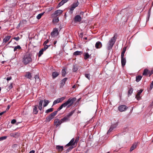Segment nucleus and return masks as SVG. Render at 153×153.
Returning a JSON list of instances; mask_svg holds the SVG:
<instances>
[{"label":"nucleus","mask_w":153,"mask_h":153,"mask_svg":"<svg viewBox=\"0 0 153 153\" xmlns=\"http://www.w3.org/2000/svg\"><path fill=\"white\" fill-rule=\"evenodd\" d=\"M66 98L65 97H62L57 99L56 100H55L53 103V105L58 103L59 102H61L64 100Z\"/></svg>","instance_id":"obj_5"},{"label":"nucleus","mask_w":153,"mask_h":153,"mask_svg":"<svg viewBox=\"0 0 153 153\" xmlns=\"http://www.w3.org/2000/svg\"><path fill=\"white\" fill-rule=\"evenodd\" d=\"M10 108V105H8L7 107V109H6V111L8 110Z\"/></svg>","instance_id":"obj_62"},{"label":"nucleus","mask_w":153,"mask_h":153,"mask_svg":"<svg viewBox=\"0 0 153 153\" xmlns=\"http://www.w3.org/2000/svg\"><path fill=\"white\" fill-rule=\"evenodd\" d=\"M62 75L63 76H65L66 74V72L65 71V69L64 68L62 71Z\"/></svg>","instance_id":"obj_43"},{"label":"nucleus","mask_w":153,"mask_h":153,"mask_svg":"<svg viewBox=\"0 0 153 153\" xmlns=\"http://www.w3.org/2000/svg\"><path fill=\"white\" fill-rule=\"evenodd\" d=\"M73 147L72 146H71L67 150L66 152V153H68L69 152L70 150H71L73 148Z\"/></svg>","instance_id":"obj_45"},{"label":"nucleus","mask_w":153,"mask_h":153,"mask_svg":"<svg viewBox=\"0 0 153 153\" xmlns=\"http://www.w3.org/2000/svg\"><path fill=\"white\" fill-rule=\"evenodd\" d=\"M66 106L65 105V103H64L63 104H62L60 106V107L57 109V111H59L60 110H61L63 107H65Z\"/></svg>","instance_id":"obj_27"},{"label":"nucleus","mask_w":153,"mask_h":153,"mask_svg":"<svg viewBox=\"0 0 153 153\" xmlns=\"http://www.w3.org/2000/svg\"><path fill=\"white\" fill-rule=\"evenodd\" d=\"M64 3H63V1H62L60 2L59 3V4H58V7H60L62 5H63Z\"/></svg>","instance_id":"obj_48"},{"label":"nucleus","mask_w":153,"mask_h":153,"mask_svg":"<svg viewBox=\"0 0 153 153\" xmlns=\"http://www.w3.org/2000/svg\"><path fill=\"white\" fill-rule=\"evenodd\" d=\"M6 112V111H4L3 112H2L1 113H0V115H2L3 114H4V113H5Z\"/></svg>","instance_id":"obj_60"},{"label":"nucleus","mask_w":153,"mask_h":153,"mask_svg":"<svg viewBox=\"0 0 153 153\" xmlns=\"http://www.w3.org/2000/svg\"><path fill=\"white\" fill-rule=\"evenodd\" d=\"M13 39L17 41H18L20 39L19 37L18 36L16 37H14Z\"/></svg>","instance_id":"obj_49"},{"label":"nucleus","mask_w":153,"mask_h":153,"mask_svg":"<svg viewBox=\"0 0 153 153\" xmlns=\"http://www.w3.org/2000/svg\"><path fill=\"white\" fill-rule=\"evenodd\" d=\"M149 72V70L147 69H145L143 73V75H147Z\"/></svg>","instance_id":"obj_34"},{"label":"nucleus","mask_w":153,"mask_h":153,"mask_svg":"<svg viewBox=\"0 0 153 153\" xmlns=\"http://www.w3.org/2000/svg\"><path fill=\"white\" fill-rule=\"evenodd\" d=\"M117 126V124H115L113 125H112L108 130V133L110 132L114 129Z\"/></svg>","instance_id":"obj_18"},{"label":"nucleus","mask_w":153,"mask_h":153,"mask_svg":"<svg viewBox=\"0 0 153 153\" xmlns=\"http://www.w3.org/2000/svg\"><path fill=\"white\" fill-rule=\"evenodd\" d=\"M50 46L49 45H45L43 48L39 52L38 54V56L39 57H40L43 53L44 51H45Z\"/></svg>","instance_id":"obj_6"},{"label":"nucleus","mask_w":153,"mask_h":153,"mask_svg":"<svg viewBox=\"0 0 153 153\" xmlns=\"http://www.w3.org/2000/svg\"><path fill=\"white\" fill-rule=\"evenodd\" d=\"M128 107L125 105H121L118 107V110L120 112L124 111L126 110Z\"/></svg>","instance_id":"obj_8"},{"label":"nucleus","mask_w":153,"mask_h":153,"mask_svg":"<svg viewBox=\"0 0 153 153\" xmlns=\"http://www.w3.org/2000/svg\"><path fill=\"white\" fill-rule=\"evenodd\" d=\"M133 91V89L132 88H130L128 90V96L130 95L132 93Z\"/></svg>","instance_id":"obj_40"},{"label":"nucleus","mask_w":153,"mask_h":153,"mask_svg":"<svg viewBox=\"0 0 153 153\" xmlns=\"http://www.w3.org/2000/svg\"><path fill=\"white\" fill-rule=\"evenodd\" d=\"M53 110V108H50L47 110H46L45 111V113H48L50 112H52Z\"/></svg>","instance_id":"obj_44"},{"label":"nucleus","mask_w":153,"mask_h":153,"mask_svg":"<svg viewBox=\"0 0 153 153\" xmlns=\"http://www.w3.org/2000/svg\"><path fill=\"white\" fill-rule=\"evenodd\" d=\"M66 106L65 105V103H64L63 104H62L60 106V107L57 109V111H59L60 110H61L63 107H65Z\"/></svg>","instance_id":"obj_28"},{"label":"nucleus","mask_w":153,"mask_h":153,"mask_svg":"<svg viewBox=\"0 0 153 153\" xmlns=\"http://www.w3.org/2000/svg\"><path fill=\"white\" fill-rule=\"evenodd\" d=\"M74 138H72L70 141L66 145V146H72L73 145H74L75 143H74Z\"/></svg>","instance_id":"obj_16"},{"label":"nucleus","mask_w":153,"mask_h":153,"mask_svg":"<svg viewBox=\"0 0 153 153\" xmlns=\"http://www.w3.org/2000/svg\"><path fill=\"white\" fill-rule=\"evenodd\" d=\"M59 75V73L56 72H53L52 74V76L53 78H55Z\"/></svg>","instance_id":"obj_22"},{"label":"nucleus","mask_w":153,"mask_h":153,"mask_svg":"<svg viewBox=\"0 0 153 153\" xmlns=\"http://www.w3.org/2000/svg\"><path fill=\"white\" fill-rule=\"evenodd\" d=\"M27 23V21L25 20H23L22 22H20L19 24V26L22 25L23 24H26Z\"/></svg>","instance_id":"obj_42"},{"label":"nucleus","mask_w":153,"mask_h":153,"mask_svg":"<svg viewBox=\"0 0 153 153\" xmlns=\"http://www.w3.org/2000/svg\"><path fill=\"white\" fill-rule=\"evenodd\" d=\"M126 51V48H123V50L121 53H125Z\"/></svg>","instance_id":"obj_55"},{"label":"nucleus","mask_w":153,"mask_h":153,"mask_svg":"<svg viewBox=\"0 0 153 153\" xmlns=\"http://www.w3.org/2000/svg\"><path fill=\"white\" fill-rule=\"evenodd\" d=\"M82 35H83V33H81L79 35V36L80 37H82Z\"/></svg>","instance_id":"obj_63"},{"label":"nucleus","mask_w":153,"mask_h":153,"mask_svg":"<svg viewBox=\"0 0 153 153\" xmlns=\"http://www.w3.org/2000/svg\"><path fill=\"white\" fill-rule=\"evenodd\" d=\"M61 120V121H62V123L69 121L70 120V119L68 118L67 117H66V116H65Z\"/></svg>","instance_id":"obj_17"},{"label":"nucleus","mask_w":153,"mask_h":153,"mask_svg":"<svg viewBox=\"0 0 153 153\" xmlns=\"http://www.w3.org/2000/svg\"><path fill=\"white\" fill-rule=\"evenodd\" d=\"M124 53H121V58H124Z\"/></svg>","instance_id":"obj_58"},{"label":"nucleus","mask_w":153,"mask_h":153,"mask_svg":"<svg viewBox=\"0 0 153 153\" xmlns=\"http://www.w3.org/2000/svg\"><path fill=\"white\" fill-rule=\"evenodd\" d=\"M35 78L36 80V82L38 83L39 82L40 79L38 75H36L35 77Z\"/></svg>","instance_id":"obj_38"},{"label":"nucleus","mask_w":153,"mask_h":153,"mask_svg":"<svg viewBox=\"0 0 153 153\" xmlns=\"http://www.w3.org/2000/svg\"><path fill=\"white\" fill-rule=\"evenodd\" d=\"M137 146V144L136 143H134L130 148V151H132L134 149H135L136 148Z\"/></svg>","instance_id":"obj_20"},{"label":"nucleus","mask_w":153,"mask_h":153,"mask_svg":"<svg viewBox=\"0 0 153 153\" xmlns=\"http://www.w3.org/2000/svg\"><path fill=\"white\" fill-rule=\"evenodd\" d=\"M67 78H65L63 79L61 81V84H62V85H64L67 80Z\"/></svg>","instance_id":"obj_36"},{"label":"nucleus","mask_w":153,"mask_h":153,"mask_svg":"<svg viewBox=\"0 0 153 153\" xmlns=\"http://www.w3.org/2000/svg\"><path fill=\"white\" fill-rule=\"evenodd\" d=\"M95 46L97 48H100L102 47V43L100 42H97L96 43Z\"/></svg>","instance_id":"obj_15"},{"label":"nucleus","mask_w":153,"mask_h":153,"mask_svg":"<svg viewBox=\"0 0 153 153\" xmlns=\"http://www.w3.org/2000/svg\"><path fill=\"white\" fill-rule=\"evenodd\" d=\"M49 42V40L48 39L46 41H45L44 42V43L43 44V45H47L46 44L48 43V42Z\"/></svg>","instance_id":"obj_53"},{"label":"nucleus","mask_w":153,"mask_h":153,"mask_svg":"<svg viewBox=\"0 0 153 153\" xmlns=\"http://www.w3.org/2000/svg\"><path fill=\"white\" fill-rule=\"evenodd\" d=\"M58 111L57 110V111H54V112H53V114H54L55 116L56 114H57V113Z\"/></svg>","instance_id":"obj_56"},{"label":"nucleus","mask_w":153,"mask_h":153,"mask_svg":"<svg viewBox=\"0 0 153 153\" xmlns=\"http://www.w3.org/2000/svg\"><path fill=\"white\" fill-rule=\"evenodd\" d=\"M74 19L76 22H80L81 21L82 19L79 15H77L75 16Z\"/></svg>","instance_id":"obj_14"},{"label":"nucleus","mask_w":153,"mask_h":153,"mask_svg":"<svg viewBox=\"0 0 153 153\" xmlns=\"http://www.w3.org/2000/svg\"><path fill=\"white\" fill-rule=\"evenodd\" d=\"M21 47L20 45H18L17 46L15 47L14 48V51L15 52L17 51V49L20 50L21 49Z\"/></svg>","instance_id":"obj_41"},{"label":"nucleus","mask_w":153,"mask_h":153,"mask_svg":"<svg viewBox=\"0 0 153 153\" xmlns=\"http://www.w3.org/2000/svg\"><path fill=\"white\" fill-rule=\"evenodd\" d=\"M62 12V10H58L55 11L52 15L54 17H56L57 16H58L61 14Z\"/></svg>","instance_id":"obj_10"},{"label":"nucleus","mask_w":153,"mask_h":153,"mask_svg":"<svg viewBox=\"0 0 153 153\" xmlns=\"http://www.w3.org/2000/svg\"><path fill=\"white\" fill-rule=\"evenodd\" d=\"M49 102L48 100H44V102L43 104V106L44 107H46L47 105Z\"/></svg>","instance_id":"obj_29"},{"label":"nucleus","mask_w":153,"mask_h":153,"mask_svg":"<svg viewBox=\"0 0 153 153\" xmlns=\"http://www.w3.org/2000/svg\"><path fill=\"white\" fill-rule=\"evenodd\" d=\"M116 39V38L114 36L109 41L107 44V48L108 50H110L112 48L115 42Z\"/></svg>","instance_id":"obj_2"},{"label":"nucleus","mask_w":153,"mask_h":153,"mask_svg":"<svg viewBox=\"0 0 153 153\" xmlns=\"http://www.w3.org/2000/svg\"><path fill=\"white\" fill-rule=\"evenodd\" d=\"M16 120L15 119H13L11 121V123L12 124H14L16 123Z\"/></svg>","instance_id":"obj_54"},{"label":"nucleus","mask_w":153,"mask_h":153,"mask_svg":"<svg viewBox=\"0 0 153 153\" xmlns=\"http://www.w3.org/2000/svg\"><path fill=\"white\" fill-rule=\"evenodd\" d=\"M32 61V55L29 53L26 54L22 59V62L25 65H27Z\"/></svg>","instance_id":"obj_1"},{"label":"nucleus","mask_w":153,"mask_h":153,"mask_svg":"<svg viewBox=\"0 0 153 153\" xmlns=\"http://www.w3.org/2000/svg\"><path fill=\"white\" fill-rule=\"evenodd\" d=\"M35 152L34 150H32L30 151L29 153H34Z\"/></svg>","instance_id":"obj_64"},{"label":"nucleus","mask_w":153,"mask_h":153,"mask_svg":"<svg viewBox=\"0 0 153 153\" xmlns=\"http://www.w3.org/2000/svg\"><path fill=\"white\" fill-rule=\"evenodd\" d=\"M74 111H73L70 112V113L68 114L66 116L68 118L71 116L73 113H74Z\"/></svg>","instance_id":"obj_32"},{"label":"nucleus","mask_w":153,"mask_h":153,"mask_svg":"<svg viewBox=\"0 0 153 153\" xmlns=\"http://www.w3.org/2000/svg\"><path fill=\"white\" fill-rule=\"evenodd\" d=\"M143 91V90L140 89L139 91L137 92V94L136 95L135 98H137V100H139L140 99V95L141 93Z\"/></svg>","instance_id":"obj_13"},{"label":"nucleus","mask_w":153,"mask_h":153,"mask_svg":"<svg viewBox=\"0 0 153 153\" xmlns=\"http://www.w3.org/2000/svg\"><path fill=\"white\" fill-rule=\"evenodd\" d=\"M85 76L88 79H90V75L89 74H86L85 75Z\"/></svg>","instance_id":"obj_52"},{"label":"nucleus","mask_w":153,"mask_h":153,"mask_svg":"<svg viewBox=\"0 0 153 153\" xmlns=\"http://www.w3.org/2000/svg\"><path fill=\"white\" fill-rule=\"evenodd\" d=\"M79 4V2L77 1L76 2H74L72 4L69 9L70 11H72L76 7L78 6ZM71 13H72V12Z\"/></svg>","instance_id":"obj_7"},{"label":"nucleus","mask_w":153,"mask_h":153,"mask_svg":"<svg viewBox=\"0 0 153 153\" xmlns=\"http://www.w3.org/2000/svg\"><path fill=\"white\" fill-rule=\"evenodd\" d=\"M50 115L51 116L53 117L55 116L54 114H53V113H52Z\"/></svg>","instance_id":"obj_61"},{"label":"nucleus","mask_w":153,"mask_h":153,"mask_svg":"<svg viewBox=\"0 0 153 153\" xmlns=\"http://www.w3.org/2000/svg\"><path fill=\"white\" fill-rule=\"evenodd\" d=\"M68 0H62V1H63V3L64 4L66 3L68 1Z\"/></svg>","instance_id":"obj_59"},{"label":"nucleus","mask_w":153,"mask_h":153,"mask_svg":"<svg viewBox=\"0 0 153 153\" xmlns=\"http://www.w3.org/2000/svg\"><path fill=\"white\" fill-rule=\"evenodd\" d=\"M7 136H4L0 137V141L6 139L7 138Z\"/></svg>","instance_id":"obj_47"},{"label":"nucleus","mask_w":153,"mask_h":153,"mask_svg":"<svg viewBox=\"0 0 153 153\" xmlns=\"http://www.w3.org/2000/svg\"><path fill=\"white\" fill-rule=\"evenodd\" d=\"M38 111L37 110V106L35 105L34 106L33 109V113L35 114H37Z\"/></svg>","instance_id":"obj_25"},{"label":"nucleus","mask_w":153,"mask_h":153,"mask_svg":"<svg viewBox=\"0 0 153 153\" xmlns=\"http://www.w3.org/2000/svg\"><path fill=\"white\" fill-rule=\"evenodd\" d=\"M142 78V76H136V80L137 82H139L141 79Z\"/></svg>","instance_id":"obj_33"},{"label":"nucleus","mask_w":153,"mask_h":153,"mask_svg":"<svg viewBox=\"0 0 153 153\" xmlns=\"http://www.w3.org/2000/svg\"><path fill=\"white\" fill-rule=\"evenodd\" d=\"M44 13H43L39 14L37 16L36 18L38 19H40L41 18L42 16L43 15Z\"/></svg>","instance_id":"obj_39"},{"label":"nucleus","mask_w":153,"mask_h":153,"mask_svg":"<svg viewBox=\"0 0 153 153\" xmlns=\"http://www.w3.org/2000/svg\"><path fill=\"white\" fill-rule=\"evenodd\" d=\"M126 60L125 58H121V63L123 66H124L126 63Z\"/></svg>","instance_id":"obj_24"},{"label":"nucleus","mask_w":153,"mask_h":153,"mask_svg":"<svg viewBox=\"0 0 153 153\" xmlns=\"http://www.w3.org/2000/svg\"><path fill=\"white\" fill-rule=\"evenodd\" d=\"M25 76L27 78L30 79L32 77V76L30 73L28 72L27 73L26 75Z\"/></svg>","instance_id":"obj_30"},{"label":"nucleus","mask_w":153,"mask_h":153,"mask_svg":"<svg viewBox=\"0 0 153 153\" xmlns=\"http://www.w3.org/2000/svg\"><path fill=\"white\" fill-rule=\"evenodd\" d=\"M12 88V84H10V85L8 86V88L9 89H10Z\"/></svg>","instance_id":"obj_57"},{"label":"nucleus","mask_w":153,"mask_h":153,"mask_svg":"<svg viewBox=\"0 0 153 153\" xmlns=\"http://www.w3.org/2000/svg\"><path fill=\"white\" fill-rule=\"evenodd\" d=\"M74 111H73L70 112V113L68 114L66 116L68 118L71 116L73 113H74Z\"/></svg>","instance_id":"obj_31"},{"label":"nucleus","mask_w":153,"mask_h":153,"mask_svg":"<svg viewBox=\"0 0 153 153\" xmlns=\"http://www.w3.org/2000/svg\"><path fill=\"white\" fill-rule=\"evenodd\" d=\"M56 148L58 151L61 152L63 150V148L62 146H57Z\"/></svg>","instance_id":"obj_19"},{"label":"nucleus","mask_w":153,"mask_h":153,"mask_svg":"<svg viewBox=\"0 0 153 153\" xmlns=\"http://www.w3.org/2000/svg\"><path fill=\"white\" fill-rule=\"evenodd\" d=\"M43 102V100H41L40 101L38 105V108L39 110H41L42 108V106Z\"/></svg>","instance_id":"obj_21"},{"label":"nucleus","mask_w":153,"mask_h":153,"mask_svg":"<svg viewBox=\"0 0 153 153\" xmlns=\"http://www.w3.org/2000/svg\"><path fill=\"white\" fill-rule=\"evenodd\" d=\"M79 140V137H77L75 141L74 142V143L75 144L76 143H77V142Z\"/></svg>","instance_id":"obj_50"},{"label":"nucleus","mask_w":153,"mask_h":153,"mask_svg":"<svg viewBox=\"0 0 153 153\" xmlns=\"http://www.w3.org/2000/svg\"><path fill=\"white\" fill-rule=\"evenodd\" d=\"M62 122L61 121V120H59L58 119H56L54 120V124L56 125V126L57 127L60 125Z\"/></svg>","instance_id":"obj_11"},{"label":"nucleus","mask_w":153,"mask_h":153,"mask_svg":"<svg viewBox=\"0 0 153 153\" xmlns=\"http://www.w3.org/2000/svg\"><path fill=\"white\" fill-rule=\"evenodd\" d=\"M116 39V38L114 36L109 41L107 44V48L108 50H110L112 48L115 42Z\"/></svg>","instance_id":"obj_3"},{"label":"nucleus","mask_w":153,"mask_h":153,"mask_svg":"<svg viewBox=\"0 0 153 153\" xmlns=\"http://www.w3.org/2000/svg\"><path fill=\"white\" fill-rule=\"evenodd\" d=\"M153 81L152 82V83H151V85H150V90H151L152 88H153Z\"/></svg>","instance_id":"obj_51"},{"label":"nucleus","mask_w":153,"mask_h":153,"mask_svg":"<svg viewBox=\"0 0 153 153\" xmlns=\"http://www.w3.org/2000/svg\"><path fill=\"white\" fill-rule=\"evenodd\" d=\"M76 99L75 97L70 98L66 102L64 103L66 106L68 105V107H69L72 105L74 102L76 101Z\"/></svg>","instance_id":"obj_4"},{"label":"nucleus","mask_w":153,"mask_h":153,"mask_svg":"<svg viewBox=\"0 0 153 153\" xmlns=\"http://www.w3.org/2000/svg\"><path fill=\"white\" fill-rule=\"evenodd\" d=\"M53 117L50 115H49L48 117L46 118L45 121L46 122H49L51 120H52Z\"/></svg>","instance_id":"obj_23"},{"label":"nucleus","mask_w":153,"mask_h":153,"mask_svg":"<svg viewBox=\"0 0 153 153\" xmlns=\"http://www.w3.org/2000/svg\"><path fill=\"white\" fill-rule=\"evenodd\" d=\"M78 70V68L75 65L74 66V67L73 69V71L74 72H76Z\"/></svg>","instance_id":"obj_46"},{"label":"nucleus","mask_w":153,"mask_h":153,"mask_svg":"<svg viewBox=\"0 0 153 153\" xmlns=\"http://www.w3.org/2000/svg\"><path fill=\"white\" fill-rule=\"evenodd\" d=\"M82 53V52L77 51L74 52L73 54L74 55L76 56L81 55Z\"/></svg>","instance_id":"obj_26"},{"label":"nucleus","mask_w":153,"mask_h":153,"mask_svg":"<svg viewBox=\"0 0 153 153\" xmlns=\"http://www.w3.org/2000/svg\"><path fill=\"white\" fill-rule=\"evenodd\" d=\"M11 37V36H8L5 37L3 39V42L2 44L4 45L7 43L9 40L10 39Z\"/></svg>","instance_id":"obj_12"},{"label":"nucleus","mask_w":153,"mask_h":153,"mask_svg":"<svg viewBox=\"0 0 153 153\" xmlns=\"http://www.w3.org/2000/svg\"><path fill=\"white\" fill-rule=\"evenodd\" d=\"M55 17L53 20V22L54 23H57L59 21L58 18L56 17Z\"/></svg>","instance_id":"obj_37"},{"label":"nucleus","mask_w":153,"mask_h":153,"mask_svg":"<svg viewBox=\"0 0 153 153\" xmlns=\"http://www.w3.org/2000/svg\"><path fill=\"white\" fill-rule=\"evenodd\" d=\"M58 30L57 28H54L51 33V36L53 37L57 36L59 34Z\"/></svg>","instance_id":"obj_9"},{"label":"nucleus","mask_w":153,"mask_h":153,"mask_svg":"<svg viewBox=\"0 0 153 153\" xmlns=\"http://www.w3.org/2000/svg\"><path fill=\"white\" fill-rule=\"evenodd\" d=\"M84 54L85 59H86L89 57L90 56L88 53H85Z\"/></svg>","instance_id":"obj_35"}]
</instances>
